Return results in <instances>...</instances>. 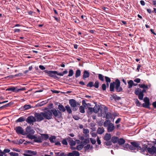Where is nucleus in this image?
<instances>
[{"mask_svg":"<svg viewBox=\"0 0 156 156\" xmlns=\"http://www.w3.org/2000/svg\"><path fill=\"white\" fill-rule=\"evenodd\" d=\"M44 119H50L52 118V114L50 109L48 110L47 111L43 112Z\"/></svg>","mask_w":156,"mask_h":156,"instance_id":"nucleus-1","label":"nucleus"},{"mask_svg":"<svg viewBox=\"0 0 156 156\" xmlns=\"http://www.w3.org/2000/svg\"><path fill=\"white\" fill-rule=\"evenodd\" d=\"M14 129L16 130V133L18 134H22L23 135H26L25 132L21 127L20 126H16L15 128Z\"/></svg>","mask_w":156,"mask_h":156,"instance_id":"nucleus-2","label":"nucleus"},{"mask_svg":"<svg viewBox=\"0 0 156 156\" xmlns=\"http://www.w3.org/2000/svg\"><path fill=\"white\" fill-rule=\"evenodd\" d=\"M51 113L53 114L55 117L59 118L62 115L61 112L57 110L55 108L50 109Z\"/></svg>","mask_w":156,"mask_h":156,"instance_id":"nucleus-3","label":"nucleus"},{"mask_svg":"<svg viewBox=\"0 0 156 156\" xmlns=\"http://www.w3.org/2000/svg\"><path fill=\"white\" fill-rule=\"evenodd\" d=\"M34 116L37 121L40 122L44 119L43 112L40 113H36L34 114Z\"/></svg>","mask_w":156,"mask_h":156,"instance_id":"nucleus-4","label":"nucleus"},{"mask_svg":"<svg viewBox=\"0 0 156 156\" xmlns=\"http://www.w3.org/2000/svg\"><path fill=\"white\" fill-rule=\"evenodd\" d=\"M131 144L133 145L135 148L136 149L137 151L140 150L141 152H144V150L139 146V144L136 142H131Z\"/></svg>","mask_w":156,"mask_h":156,"instance_id":"nucleus-5","label":"nucleus"},{"mask_svg":"<svg viewBox=\"0 0 156 156\" xmlns=\"http://www.w3.org/2000/svg\"><path fill=\"white\" fill-rule=\"evenodd\" d=\"M46 73L48 74V75L51 77L54 78H57V76L55 75L57 73V71H48L46 70L44 71Z\"/></svg>","mask_w":156,"mask_h":156,"instance_id":"nucleus-6","label":"nucleus"},{"mask_svg":"<svg viewBox=\"0 0 156 156\" xmlns=\"http://www.w3.org/2000/svg\"><path fill=\"white\" fill-rule=\"evenodd\" d=\"M116 82L115 88L116 91L117 92H120L122 91V88L120 87V82L119 80L118 79H116L115 80Z\"/></svg>","mask_w":156,"mask_h":156,"instance_id":"nucleus-7","label":"nucleus"},{"mask_svg":"<svg viewBox=\"0 0 156 156\" xmlns=\"http://www.w3.org/2000/svg\"><path fill=\"white\" fill-rule=\"evenodd\" d=\"M35 133L34 130L31 128L30 126L27 127L26 129V132L25 133L26 135H29V134H33Z\"/></svg>","mask_w":156,"mask_h":156,"instance_id":"nucleus-8","label":"nucleus"},{"mask_svg":"<svg viewBox=\"0 0 156 156\" xmlns=\"http://www.w3.org/2000/svg\"><path fill=\"white\" fill-rule=\"evenodd\" d=\"M36 121V119L35 117L32 116H28L26 120L27 122L30 125L35 122Z\"/></svg>","mask_w":156,"mask_h":156,"instance_id":"nucleus-9","label":"nucleus"},{"mask_svg":"<svg viewBox=\"0 0 156 156\" xmlns=\"http://www.w3.org/2000/svg\"><path fill=\"white\" fill-rule=\"evenodd\" d=\"M147 151L151 155L156 154V147L152 146L151 147H149L147 149Z\"/></svg>","mask_w":156,"mask_h":156,"instance_id":"nucleus-10","label":"nucleus"},{"mask_svg":"<svg viewBox=\"0 0 156 156\" xmlns=\"http://www.w3.org/2000/svg\"><path fill=\"white\" fill-rule=\"evenodd\" d=\"M26 153L23 154L25 156H33L36 154L37 153L36 151L28 150L26 151Z\"/></svg>","mask_w":156,"mask_h":156,"instance_id":"nucleus-11","label":"nucleus"},{"mask_svg":"<svg viewBox=\"0 0 156 156\" xmlns=\"http://www.w3.org/2000/svg\"><path fill=\"white\" fill-rule=\"evenodd\" d=\"M67 140L68 141L69 144L71 146H74L76 145V143L75 141L73 140V139L69 137L66 138Z\"/></svg>","mask_w":156,"mask_h":156,"instance_id":"nucleus-12","label":"nucleus"},{"mask_svg":"<svg viewBox=\"0 0 156 156\" xmlns=\"http://www.w3.org/2000/svg\"><path fill=\"white\" fill-rule=\"evenodd\" d=\"M69 103L71 106L72 108H75L76 106L78 103H76V101L73 99H71L69 101Z\"/></svg>","mask_w":156,"mask_h":156,"instance_id":"nucleus-13","label":"nucleus"},{"mask_svg":"<svg viewBox=\"0 0 156 156\" xmlns=\"http://www.w3.org/2000/svg\"><path fill=\"white\" fill-rule=\"evenodd\" d=\"M115 127L114 124L112 123L110 124L108 126L107 130L108 132H112L115 129Z\"/></svg>","mask_w":156,"mask_h":156,"instance_id":"nucleus-14","label":"nucleus"},{"mask_svg":"<svg viewBox=\"0 0 156 156\" xmlns=\"http://www.w3.org/2000/svg\"><path fill=\"white\" fill-rule=\"evenodd\" d=\"M90 73L88 71L85 70L83 72V78L84 80L88 78L90 76Z\"/></svg>","mask_w":156,"mask_h":156,"instance_id":"nucleus-15","label":"nucleus"},{"mask_svg":"<svg viewBox=\"0 0 156 156\" xmlns=\"http://www.w3.org/2000/svg\"><path fill=\"white\" fill-rule=\"evenodd\" d=\"M80 153L77 151H73L71 153H69L68 154V156H79Z\"/></svg>","mask_w":156,"mask_h":156,"instance_id":"nucleus-16","label":"nucleus"},{"mask_svg":"<svg viewBox=\"0 0 156 156\" xmlns=\"http://www.w3.org/2000/svg\"><path fill=\"white\" fill-rule=\"evenodd\" d=\"M116 82H113L110 83V90L111 91H114L115 86H116Z\"/></svg>","mask_w":156,"mask_h":156,"instance_id":"nucleus-17","label":"nucleus"},{"mask_svg":"<svg viewBox=\"0 0 156 156\" xmlns=\"http://www.w3.org/2000/svg\"><path fill=\"white\" fill-rule=\"evenodd\" d=\"M17 87H12L7 88L6 91H11L13 92H17Z\"/></svg>","mask_w":156,"mask_h":156,"instance_id":"nucleus-18","label":"nucleus"},{"mask_svg":"<svg viewBox=\"0 0 156 156\" xmlns=\"http://www.w3.org/2000/svg\"><path fill=\"white\" fill-rule=\"evenodd\" d=\"M90 142V139L88 138L84 139L83 141L81 142V144L83 146L87 144H88Z\"/></svg>","mask_w":156,"mask_h":156,"instance_id":"nucleus-19","label":"nucleus"},{"mask_svg":"<svg viewBox=\"0 0 156 156\" xmlns=\"http://www.w3.org/2000/svg\"><path fill=\"white\" fill-rule=\"evenodd\" d=\"M83 133L85 134V137L86 138H88L89 137V131L87 129H83Z\"/></svg>","mask_w":156,"mask_h":156,"instance_id":"nucleus-20","label":"nucleus"},{"mask_svg":"<svg viewBox=\"0 0 156 156\" xmlns=\"http://www.w3.org/2000/svg\"><path fill=\"white\" fill-rule=\"evenodd\" d=\"M94 112L95 113H97L99 111L100 109V107L99 105H96L93 108Z\"/></svg>","mask_w":156,"mask_h":156,"instance_id":"nucleus-21","label":"nucleus"},{"mask_svg":"<svg viewBox=\"0 0 156 156\" xmlns=\"http://www.w3.org/2000/svg\"><path fill=\"white\" fill-rule=\"evenodd\" d=\"M105 131L103 127H99L97 131V133L98 134H101L103 133Z\"/></svg>","mask_w":156,"mask_h":156,"instance_id":"nucleus-22","label":"nucleus"},{"mask_svg":"<svg viewBox=\"0 0 156 156\" xmlns=\"http://www.w3.org/2000/svg\"><path fill=\"white\" fill-rule=\"evenodd\" d=\"M42 139L43 138L41 136L38 137V138L36 137L34 141L36 142L40 143L42 142Z\"/></svg>","mask_w":156,"mask_h":156,"instance_id":"nucleus-23","label":"nucleus"},{"mask_svg":"<svg viewBox=\"0 0 156 156\" xmlns=\"http://www.w3.org/2000/svg\"><path fill=\"white\" fill-rule=\"evenodd\" d=\"M119 139V138L117 136H112L111 138L112 142L114 144L117 143L118 142Z\"/></svg>","mask_w":156,"mask_h":156,"instance_id":"nucleus-24","label":"nucleus"},{"mask_svg":"<svg viewBox=\"0 0 156 156\" xmlns=\"http://www.w3.org/2000/svg\"><path fill=\"white\" fill-rule=\"evenodd\" d=\"M118 142L119 145H122L125 143V141L123 139L120 138L119 139Z\"/></svg>","mask_w":156,"mask_h":156,"instance_id":"nucleus-25","label":"nucleus"},{"mask_svg":"<svg viewBox=\"0 0 156 156\" xmlns=\"http://www.w3.org/2000/svg\"><path fill=\"white\" fill-rule=\"evenodd\" d=\"M58 108L59 110L61 111H62L63 112H65L66 111V110L65 108L63 106V105H59L58 106Z\"/></svg>","mask_w":156,"mask_h":156,"instance_id":"nucleus-26","label":"nucleus"},{"mask_svg":"<svg viewBox=\"0 0 156 156\" xmlns=\"http://www.w3.org/2000/svg\"><path fill=\"white\" fill-rule=\"evenodd\" d=\"M111 136L110 134L106 133L104 137V139L105 140H108L111 138Z\"/></svg>","mask_w":156,"mask_h":156,"instance_id":"nucleus-27","label":"nucleus"},{"mask_svg":"<svg viewBox=\"0 0 156 156\" xmlns=\"http://www.w3.org/2000/svg\"><path fill=\"white\" fill-rule=\"evenodd\" d=\"M142 90L140 88H137L135 90V93L137 95L142 93Z\"/></svg>","mask_w":156,"mask_h":156,"instance_id":"nucleus-28","label":"nucleus"},{"mask_svg":"<svg viewBox=\"0 0 156 156\" xmlns=\"http://www.w3.org/2000/svg\"><path fill=\"white\" fill-rule=\"evenodd\" d=\"M128 88H131L133 86L134 84V83L132 80H130L128 82Z\"/></svg>","mask_w":156,"mask_h":156,"instance_id":"nucleus-29","label":"nucleus"},{"mask_svg":"<svg viewBox=\"0 0 156 156\" xmlns=\"http://www.w3.org/2000/svg\"><path fill=\"white\" fill-rule=\"evenodd\" d=\"M110 123H111V121L110 120H106L104 122V126L105 127H107Z\"/></svg>","mask_w":156,"mask_h":156,"instance_id":"nucleus-30","label":"nucleus"},{"mask_svg":"<svg viewBox=\"0 0 156 156\" xmlns=\"http://www.w3.org/2000/svg\"><path fill=\"white\" fill-rule=\"evenodd\" d=\"M65 108L66 109L67 111L69 113L71 114L72 113V111L69 105H67L65 107Z\"/></svg>","mask_w":156,"mask_h":156,"instance_id":"nucleus-31","label":"nucleus"},{"mask_svg":"<svg viewBox=\"0 0 156 156\" xmlns=\"http://www.w3.org/2000/svg\"><path fill=\"white\" fill-rule=\"evenodd\" d=\"M81 74V71L80 69H78L76 70L75 73V77L77 78L79 77Z\"/></svg>","mask_w":156,"mask_h":156,"instance_id":"nucleus-32","label":"nucleus"},{"mask_svg":"<svg viewBox=\"0 0 156 156\" xmlns=\"http://www.w3.org/2000/svg\"><path fill=\"white\" fill-rule=\"evenodd\" d=\"M105 81L107 83V85L108 87L109 86L108 83L110 82L111 81V79L110 78L106 76H105Z\"/></svg>","mask_w":156,"mask_h":156,"instance_id":"nucleus-33","label":"nucleus"},{"mask_svg":"<svg viewBox=\"0 0 156 156\" xmlns=\"http://www.w3.org/2000/svg\"><path fill=\"white\" fill-rule=\"evenodd\" d=\"M25 119L23 117H21L18 119L16 120V122H21L25 121Z\"/></svg>","mask_w":156,"mask_h":156,"instance_id":"nucleus-34","label":"nucleus"},{"mask_svg":"<svg viewBox=\"0 0 156 156\" xmlns=\"http://www.w3.org/2000/svg\"><path fill=\"white\" fill-rule=\"evenodd\" d=\"M139 87H140L144 89H147L148 88V87L147 85H146L145 84H139Z\"/></svg>","mask_w":156,"mask_h":156,"instance_id":"nucleus-35","label":"nucleus"},{"mask_svg":"<svg viewBox=\"0 0 156 156\" xmlns=\"http://www.w3.org/2000/svg\"><path fill=\"white\" fill-rule=\"evenodd\" d=\"M27 137L30 139H34V140L36 136L35 135H33V134H29V135H27Z\"/></svg>","mask_w":156,"mask_h":156,"instance_id":"nucleus-36","label":"nucleus"},{"mask_svg":"<svg viewBox=\"0 0 156 156\" xmlns=\"http://www.w3.org/2000/svg\"><path fill=\"white\" fill-rule=\"evenodd\" d=\"M112 116L110 112H108L106 115V119H110L112 118Z\"/></svg>","mask_w":156,"mask_h":156,"instance_id":"nucleus-37","label":"nucleus"},{"mask_svg":"<svg viewBox=\"0 0 156 156\" xmlns=\"http://www.w3.org/2000/svg\"><path fill=\"white\" fill-rule=\"evenodd\" d=\"M129 149H130L131 151H133L134 152H136V149L134 147L133 145H130L129 147Z\"/></svg>","mask_w":156,"mask_h":156,"instance_id":"nucleus-38","label":"nucleus"},{"mask_svg":"<svg viewBox=\"0 0 156 156\" xmlns=\"http://www.w3.org/2000/svg\"><path fill=\"white\" fill-rule=\"evenodd\" d=\"M55 139L56 137L55 136H52L50 137L49 140L51 143H54L55 142Z\"/></svg>","mask_w":156,"mask_h":156,"instance_id":"nucleus-39","label":"nucleus"},{"mask_svg":"<svg viewBox=\"0 0 156 156\" xmlns=\"http://www.w3.org/2000/svg\"><path fill=\"white\" fill-rule=\"evenodd\" d=\"M98 77L99 79L100 80L102 81H104V76L102 74H98Z\"/></svg>","mask_w":156,"mask_h":156,"instance_id":"nucleus-40","label":"nucleus"},{"mask_svg":"<svg viewBox=\"0 0 156 156\" xmlns=\"http://www.w3.org/2000/svg\"><path fill=\"white\" fill-rule=\"evenodd\" d=\"M150 103H144L142 104V106L146 108H149Z\"/></svg>","mask_w":156,"mask_h":156,"instance_id":"nucleus-41","label":"nucleus"},{"mask_svg":"<svg viewBox=\"0 0 156 156\" xmlns=\"http://www.w3.org/2000/svg\"><path fill=\"white\" fill-rule=\"evenodd\" d=\"M31 108V106L29 105H24L23 108L24 110L28 109Z\"/></svg>","mask_w":156,"mask_h":156,"instance_id":"nucleus-42","label":"nucleus"},{"mask_svg":"<svg viewBox=\"0 0 156 156\" xmlns=\"http://www.w3.org/2000/svg\"><path fill=\"white\" fill-rule=\"evenodd\" d=\"M79 110L80 112L81 113H83L85 112L84 107H83V106H80L79 108Z\"/></svg>","mask_w":156,"mask_h":156,"instance_id":"nucleus-43","label":"nucleus"},{"mask_svg":"<svg viewBox=\"0 0 156 156\" xmlns=\"http://www.w3.org/2000/svg\"><path fill=\"white\" fill-rule=\"evenodd\" d=\"M10 150L8 148L5 149L3 151V155H6L5 154L7 153H9L10 152Z\"/></svg>","mask_w":156,"mask_h":156,"instance_id":"nucleus-44","label":"nucleus"},{"mask_svg":"<svg viewBox=\"0 0 156 156\" xmlns=\"http://www.w3.org/2000/svg\"><path fill=\"white\" fill-rule=\"evenodd\" d=\"M83 146H83V145L81 144V143H80V145H78L77 146L76 149L80 151V150H81L83 148Z\"/></svg>","mask_w":156,"mask_h":156,"instance_id":"nucleus-45","label":"nucleus"},{"mask_svg":"<svg viewBox=\"0 0 156 156\" xmlns=\"http://www.w3.org/2000/svg\"><path fill=\"white\" fill-rule=\"evenodd\" d=\"M87 87H92L94 86V83L93 82H90L87 85Z\"/></svg>","mask_w":156,"mask_h":156,"instance_id":"nucleus-46","label":"nucleus"},{"mask_svg":"<svg viewBox=\"0 0 156 156\" xmlns=\"http://www.w3.org/2000/svg\"><path fill=\"white\" fill-rule=\"evenodd\" d=\"M9 154L11 156H18L19 154L18 153L14 152H11L9 153Z\"/></svg>","mask_w":156,"mask_h":156,"instance_id":"nucleus-47","label":"nucleus"},{"mask_svg":"<svg viewBox=\"0 0 156 156\" xmlns=\"http://www.w3.org/2000/svg\"><path fill=\"white\" fill-rule=\"evenodd\" d=\"M73 73L74 72L73 70L72 69H70L69 72L68 76L69 77L73 75Z\"/></svg>","mask_w":156,"mask_h":156,"instance_id":"nucleus-48","label":"nucleus"},{"mask_svg":"<svg viewBox=\"0 0 156 156\" xmlns=\"http://www.w3.org/2000/svg\"><path fill=\"white\" fill-rule=\"evenodd\" d=\"M94 87L96 88H98L99 87V82L98 81H96L95 83L94 84Z\"/></svg>","mask_w":156,"mask_h":156,"instance_id":"nucleus-49","label":"nucleus"},{"mask_svg":"<svg viewBox=\"0 0 156 156\" xmlns=\"http://www.w3.org/2000/svg\"><path fill=\"white\" fill-rule=\"evenodd\" d=\"M144 101L145 103H150V100L149 98L147 97H146L144 98Z\"/></svg>","mask_w":156,"mask_h":156,"instance_id":"nucleus-50","label":"nucleus"},{"mask_svg":"<svg viewBox=\"0 0 156 156\" xmlns=\"http://www.w3.org/2000/svg\"><path fill=\"white\" fill-rule=\"evenodd\" d=\"M138 98L140 100H143V97H144V96L143 94H142V93L138 95Z\"/></svg>","mask_w":156,"mask_h":156,"instance_id":"nucleus-51","label":"nucleus"},{"mask_svg":"<svg viewBox=\"0 0 156 156\" xmlns=\"http://www.w3.org/2000/svg\"><path fill=\"white\" fill-rule=\"evenodd\" d=\"M105 143V144L107 146H110L112 144V142L110 141L106 140Z\"/></svg>","mask_w":156,"mask_h":156,"instance_id":"nucleus-52","label":"nucleus"},{"mask_svg":"<svg viewBox=\"0 0 156 156\" xmlns=\"http://www.w3.org/2000/svg\"><path fill=\"white\" fill-rule=\"evenodd\" d=\"M90 141L91 143L93 144H95L96 143V141L95 140L92 138H90Z\"/></svg>","mask_w":156,"mask_h":156,"instance_id":"nucleus-53","label":"nucleus"},{"mask_svg":"<svg viewBox=\"0 0 156 156\" xmlns=\"http://www.w3.org/2000/svg\"><path fill=\"white\" fill-rule=\"evenodd\" d=\"M135 103L137 106H140V103L139 101L138 100L136 99L135 100Z\"/></svg>","mask_w":156,"mask_h":156,"instance_id":"nucleus-54","label":"nucleus"},{"mask_svg":"<svg viewBox=\"0 0 156 156\" xmlns=\"http://www.w3.org/2000/svg\"><path fill=\"white\" fill-rule=\"evenodd\" d=\"M90 145L89 144H87V146L84 147L85 150H87L90 148Z\"/></svg>","mask_w":156,"mask_h":156,"instance_id":"nucleus-55","label":"nucleus"},{"mask_svg":"<svg viewBox=\"0 0 156 156\" xmlns=\"http://www.w3.org/2000/svg\"><path fill=\"white\" fill-rule=\"evenodd\" d=\"M66 139H63L62 142V143L64 145H67L68 143L66 140Z\"/></svg>","mask_w":156,"mask_h":156,"instance_id":"nucleus-56","label":"nucleus"},{"mask_svg":"<svg viewBox=\"0 0 156 156\" xmlns=\"http://www.w3.org/2000/svg\"><path fill=\"white\" fill-rule=\"evenodd\" d=\"M82 105L83 107L86 108L87 109V103L86 102V101L84 100H83L82 101Z\"/></svg>","mask_w":156,"mask_h":156,"instance_id":"nucleus-57","label":"nucleus"},{"mask_svg":"<svg viewBox=\"0 0 156 156\" xmlns=\"http://www.w3.org/2000/svg\"><path fill=\"white\" fill-rule=\"evenodd\" d=\"M26 90V89L25 87L20 88H18L17 87V92H18L20 91H23Z\"/></svg>","mask_w":156,"mask_h":156,"instance_id":"nucleus-58","label":"nucleus"},{"mask_svg":"<svg viewBox=\"0 0 156 156\" xmlns=\"http://www.w3.org/2000/svg\"><path fill=\"white\" fill-rule=\"evenodd\" d=\"M88 110L91 113H92L93 112H94V108H93L92 107H88Z\"/></svg>","mask_w":156,"mask_h":156,"instance_id":"nucleus-59","label":"nucleus"},{"mask_svg":"<svg viewBox=\"0 0 156 156\" xmlns=\"http://www.w3.org/2000/svg\"><path fill=\"white\" fill-rule=\"evenodd\" d=\"M129 145L127 144H125L123 146V147L124 149H127L128 148H129Z\"/></svg>","mask_w":156,"mask_h":156,"instance_id":"nucleus-60","label":"nucleus"},{"mask_svg":"<svg viewBox=\"0 0 156 156\" xmlns=\"http://www.w3.org/2000/svg\"><path fill=\"white\" fill-rule=\"evenodd\" d=\"M106 85L105 84H103L102 86V89L103 90H106Z\"/></svg>","mask_w":156,"mask_h":156,"instance_id":"nucleus-61","label":"nucleus"},{"mask_svg":"<svg viewBox=\"0 0 156 156\" xmlns=\"http://www.w3.org/2000/svg\"><path fill=\"white\" fill-rule=\"evenodd\" d=\"M134 81L135 82H136L137 83H140V80L139 78H137L135 79L134 80Z\"/></svg>","mask_w":156,"mask_h":156,"instance_id":"nucleus-62","label":"nucleus"},{"mask_svg":"<svg viewBox=\"0 0 156 156\" xmlns=\"http://www.w3.org/2000/svg\"><path fill=\"white\" fill-rule=\"evenodd\" d=\"M90 133L91 135L93 137H95L97 135L96 133L94 132L92 133V132H91Z\"/></svg>","mask_w":156,"mask_h":156,"instance_id":"nucleus-63","label":"nucleus"},{"mask_svg":"<svg viewBox=\"0 0 156 156\" xmlns=\"http://www.w3.org/2000/svg\"><path fill=\"white\" fill-rule=\"evenodd\" d=\"M39 68L41 70H43L45 69V68L42 65H40L39 66Z\"/></svg>","mask_w":156,"mask_h":156,"instance_id":"nucleus-64","label":"nucleus"}]
</instances>
